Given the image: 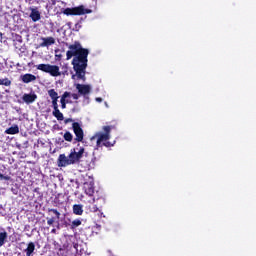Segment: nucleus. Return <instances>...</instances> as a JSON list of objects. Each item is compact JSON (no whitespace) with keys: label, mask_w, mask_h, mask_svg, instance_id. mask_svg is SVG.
Instances as JSON below:
<instances>
[{"label":"nucleus","mask_w":256,"mask_h":256,"mask_svg":"<svg viewBox=\"0 0 256 256\" xmlns=\"http://www.w3.org/2000/svg\"><path fill=\"white\" fill-rule=\"evenodd\" d=\"M68 48L70 50L66 52V60L69 61L74 57L72 65L76 74L72 75V79L77 77V79L85 81L87 63L89 62L87 59V57H89V50L87 48H83L79 41H75L73 44L69 45Z\"/></svg>","instance_id":"f257e3e1"},{"label":"nucleus","mask_w":256,"mask_h":256,"mask_svg":"<svg viewBox=\"0 0 256 256\" xmlns=\"http://www.w3.org/2000/svg\"><path fill=\"white\" fill-rule=\"evenodd\" d=\"M83 153H85V148L80 147L78 151L76 148L71 149L68 156L60 154L57 160L58 167H69V165L80 163L81 159H83Z\"/></svg>","instance_id":"f03ea898"},{"label":"nucleus","mask_w":256,"mask_h":256,"mask_svg":"<svg viewBox=\"0 0 256 256\" xmlns=\"http://www.w3.org/2000/svg\"><path fill=\"white\" fill-rule=\"evenodd\" d=\"M38 71H43V73H49L52 77H61V71H59V66L51 64H38L35 66Z\"/></svg>","instance_id":"7ed1b4c3"},{"label":"nucleus","mask_w":256,"mask_h":256,"mask_svg":"<svg viewBox=\"0 0 256 256\" xmlns=\"http://www.w3.org/2000/svg\"><path fill=\"white\" fill-rule=\"evenodd\" d=\"M64 15H89V13H93V10L85 8V6L80 5L73 8H66L62 11Z\"/></svg>","instance_id":"20e7f679"},{"label":"nucleus","mask_w":256,"mask_h":256,"mask_svg":"<svg viewBox=\"0 0 256 256\" xmlns=\"http://www.w3.org/2000/svg\"><path fill=\"white\" fill-rule=\"evenodd\" d=\"M104 133L97 134V142L96 147H103L102 143H105V141H109L111 139V126H104L103 127Z\"/></svg>","instance_id":"39448f33"},{"label":"nucleus","mask_w":256,"mask_h":256,"mask_svg":"<svg viewBox=\"0 0 256 256\" xmlns=\"http://www.w3.org/2000/svg\"><path fill=\"white\" fill-rule=\"evenodd\" d=\"M72 129L76 137L75 138L76 143L83 142V139L85 137V132H83V128H81V124H79V122H74L72 124Z\"/></svg>","instance_id":"423d86ee"},{"label":"nucleus","mask_w":256,"mask_h":256,"mask_svg":"<svg viewBox=\"0 0 256 256\" xmlns=\"http://www.w3.org/2000/svg\"><path fill=\"white\" fill-rule=\"evenodd\" d=\"M76 89L80 95H83L84 99H89V93H91L89 84H77Z\"/></svg>","instance_id":"0eeeda50"},{"label":"nucleus","mask_w":256,"mask_h":256,"mask_svg":"<svg viewBox=\"0 0 256 256\" xmlns=\"http://www.w3.org/2000/svg\"><path fill=\"white\" fill-rule=\"evenodd\" d=\"M49 213H53L55 216L52 218H47V225H53L55 221H59V219H61V212L57 209H49Z\"/></svg>","instance_id":"6e6552de"},{"label":"nucleus","mask_w":256,"mask_h":256,"mask_svg":"<svg viewBox=\"0 0 256 256\" xmlns=\"http://www.w3.org/2000/svg\"><path fill=\"white\" fill-rule=\"evenodd\" d=\"M22 101H24V103H26L27 105H31V103H35V101H37V94H24L22 96Z\"/></svg>","instance_id":"1a4fd4ad"},{"label":"nucleus","mask_w":256,"mask_h":256,"mask_svg":"<svg viewBox=\"0 0 256 256\" xmlns=\"http://www.w3.org/2000/svg\"><path fill=\"white\" fill-rule=\"evenodd\" d=\"M22 83H33V81H37V76L27 73L20 76Z\"/></svg>","instance_id":"9d476101"},{"label":"nucleus","mask_w":256,"mask_h":256,"mask_svg":"<svg viewBox=\"0 0 256 256\" xmlns=\"http://www.w3.org/2000/svg\"><path fill=\"white\" fill-rule=\"evenodd\" d=\"M84 191H85L86 195H89V197H93V195L95 193V186L91 182L84 183Z\"/></svg>","instance_id":"9b49d317"},{"label":"nucleus","mask_w":256,"mask_h":256,"mask_svg":"<svg viewBox=\"0 0 256 256\" xmlns=\"http://www.w3.org/2000/svg\"><path fill=\"white\" fill-rule=\"evenodd\" d=\"M42 43H40V47H51V45H55V38L53 37H42Z\"/></svg>","instance_id":"f8f14e48"},{"label":"nucleus","mask_w":256,"mask_h":256,"mask_svg":"<svg viewBox=\"0 0 256 256\" xmlns=\"http://www.w3.org/2000/svg\"><path fill=\"white\" fill-rule=\"evenodd\" d=\"M68 97H71V92H64L61 96L60 103L62 109H67V103H69V100H67Z\"/></svg>","instance_id":"ddd939ff"},{"label":"nucleus","mask_w":256,"mask_h":256,"mask_svg":"<svg viewBox=\"0 0 256 256\" xmlns=\"http://www.w3.org/2000/svg\"><path fill=\"white\" fill-rule=\"evenodd\" d=\"M24 253H26V256H31L33 253H35V243L29 242L27 244V248L24 250Z\"/></svg>","instance_id":"4468645a"},{"label":"nucleus","mask_w":256,"mask_h":256,"mask_svg":"<svg viewBox=\"0 0 256 256\" xmlns=\"http://www.w3.org/2000/svg\"><path fill=\"white\" fill-rule=\"evenodd\" d=\"M30 18L32 19V21H34V23H37V21L41 19V13L39 12V10L33 9L30 13Z\"/></svg>","instance_id":"2eb2a0df"},{"label":"nucleus","mask_w":256,"mask_h":256,"mask_svg":"<svg viewBox=\"0 0 256 256\" xmlns=\"http://www.w3.org/2000/svg\"><path fill=\"white\" fill-rule=\"evenodd\" d=\"M19 133V126L14 125L12 127H9L8 129L5 130L6 135H17Z\"/></svg>","instance_id":"dca6fc26"},{"label":"nucleus","mask_w":256,"mask_h":256,"mask_svg":"<svg viewBox=\"0 0 256 256\" xmlns=\"http://www.w3.org/2000/svg\"><path fill=\"white\" fill-rule=\"evenodd\" d=\"M88 210L90 211V213H98L99 217H103V212H101L99 210V207H97V205L95 204H90L88 206Z\"/></svg>","instance_id":"f3484780"},{"label":"nucleus","mask_w":256,"mask_h":256,"mask_svg":"<svg viewBox=\"0 0 256 256\" xmlns=\"http://www.w3.org/2000/svg\"><path fill=\"white\" fill-rule=\"evenodd\" d=\"M73 213H74V215H83V205L74 204L73 205Z\"/></svg>","instance_id":"a211bd4d"},{"label":"nucleus","mask_w":256,"mask_h":256,"mask_svg":"<svg viewBox=\"0 0 256 256\" xmlns=\"http://www.w3.org/2000/svg\"><path fill=\"white\" fill-rule=\"evenodd\" d=\"M53 245L55 251H65V249L69 248V244H64L63 246H61V244H59V242L57 241H54Z\"/></svg>","instance_id":"6ab92c4d"},{"label":"nucleus","mask_w":256,"mask_h":256,"mask_svg":"<svg viewBox=\"0 0 256 256\" xmlns=\"http://www.w3.org/2000/svg\"><path fill=\"white\" fill-rule=\"evenodd\" d=\"M52 115L58 120V121H63L65 117L63 116V113L58 109L53 110Z\"/></svg>","instance_id":"aec40b11"},{"label":"nucleus","mask_w":256,"mask_h":256,"mask_svg":"<svg viewBox=\"0 0 256 256\" xmlns=\"http://www.w3.org/2000/svg\"><path fill=\"white\" fill-rule=\"evenodd\" d=\"M7 231L4 232H0V247H3V245H5V243H7Z\"/></svg>","instance_id":"412c9836"},{"label":"nucleus","mask_w":256,"mask_h":256,"mask_svg":"<svg viewBox=\"0 0 256 256\" xmlns=\"http://www.w3.org/2000/svg\"><path fill=\"white\" fill-rule=\"evenodd\" d=\"M48 95L52 99V101L59 99V94L57 93V91H55V89L48 90Z\"/></svg>","instance_id":"4be33fe9"},{"label":"nucleus","mask_w":256,"mask_h":256,"mask_svg":"<svg viewBox=\"0 0 256 256\" xmlns=\"http://www.w3.org/2000/svg\"><path fill=\"white\" fill-rule=\"evenodd\" d=\"M64 141H67L68 143H71L73 141V134L71 132L66 131L63 135Z\"/></svg>","instance_id":"5701e85b"},{"label":"nucleus","mask_w":256,"mask_h":256,"mask_svg":"<svg viewBox=\"0 0 256 256\" xmlns=\"http://www.w3.org/2000/svg\"><path fill=\"white\" fill-rule=\"evenodd\" d=\"M0 85H4V87H11V80H9V78H0Z\"/></svg>","instance_id":"b1692460"},{"label":"nucleus","mask_w":256,"mask_h":256,"mask_svg":"<svg viewBox=\"0 0 256 256\" xmlns=\"http://www.w3.org/2000/svg\"><path fill=\"white\" fill-rule=\"evenodd\" d=\"M79 226H81V220L75 219L72 221L71 229H77Z\"/></svg>","instance_id":"393cba45"},{"label":"nucleus","mask_w":256,"mask_h":256,"mask_svg":"<svg viewBox=\"0 0 256 256\" xmlns=\"http://www.w3.org/2000/svg\"><path fill=\"white\" fill-rule=\"evenodd\" d=\"M59 99L52 100V107L54 110L59 109V104L57 103Z\"/></svg>","instance_id":"a878e982"},{"label":"nucleus","mask_w":256,"mask_h":256,"mask_svg":"<svg viewBox=\"0 0 256 256\" xmlns=\"http://www.w3.org/2000/svg\"><path fill=\"white\" fill-rule=\"evenodd\" d=\"M0 180L10 181L11 180V176H5L3 174H0Z\"/></svg>","instance_id":"bb28decb"},{"label":"nucleus","mask_w":256,"mask_h":256,"mask_svg":"<svg viewBox=\"0 0 256 256\" xmlns=\"http://www.w3.org/2000/svg\"><path fill=\"white\" fill-rule=\"evenodd\" d=\"M102 145H103L104 147H113V144H111V142H109L108 140H106L105 142H103Z\"/></svg>","instance_id":"cd10ccee"},{"label":"nucleus","mask_w":256,"mask_h":256,"mask_svg":"<svg viewBox=\"0 0 256 256\" xmlns=\"http://www.w3.org/2000/svg\"><path fill=\"white\" fill-rule=\"evenodd\" d=\"M81 29V23L75 24V31H79Z\"/></svg>","instance_id":"c85d7f7f"},{"label":"nucleus","mask_w":256,"mask_h":256,"mask_svg":"<svg viewBox=\"0 0 256 256\" xmlns=\"http://www.w3.org/2000/svg\"><path fill=\"white\" fill-rule=\"evenodd\" d=\"M70 95H71V97H72L75 101H77V99H79V95H78V94L73 93V94H70Z\"/></svg>","instance_id":"c756f323"},{"label":"nucleus","mask_w":256,"mask_h":256,"mask_svg":"<svg viewBox=\"0 0 256 256\" xmlns=\"http://www.w3.org/2000/svg\"><path fill=\"white\" fill-rule=\"evenodd\" d=\"M64 123H73V118H67L65 119Z\"/></svg>","instance_id":"7c9ffc66"},{"label":"nucleus","mask_w":256,"mask_h":256,"mask_svg":"<svg viewBox=\"0 0 256 256\" xmlns=\"http://www.w3.org/2000/svg\"><path fill=\"white\" fill-rule=\"evenodd\" d=\"M96 101H97V103H103V98L97 97V98H96Z\"/></svg>","instance_id":"2f4dec72"},{"label":"nucleus","mask_w":256,"mask_h":256,"mask_svg":"<svg viewBox=\"0 0 256 256\" xmlns=\"http://www.w3.org/2000/svg\"><path fill=\"white\" fill-rule=\"evenodd\" d=\"M2 40H3V33L0 32V43H1Z\"/></svg>","instance_id":"473e14b6"},{"label":"nucleus","mask_w":256,"mask_h":256,"mask_svg":"<svg viewBox=\"0 0 256 256\" xmlns=\"http://www.w3.org/2000/svg\"><path fill=\"white\" fill-rule=\"evenodd\" d=\"M51 233H57V230L56 229H52Z\"/></svg>","instance_id":"72a5a7b5"},{"label":"nucleus","mask_w":256,"mask_h":256,"mask_svg":"<svg viewBox=\"0 0 256 256\" xmlns=\"http://www.w3.org/2000/svg\"><path fill=\"white\" fill-rule=\"evenodd\" d=\"M74 249H77V244H74Z\"/></svg>","instance_id":"f704fd0d"},{"label":"nucleus","mask_w":256,"mask_h":256,"mask_svg":"<svg viewBox=\"0 0 256 256\" xmlns=\"http://www.w3.org/2000/svg\"><path fill=\"white\" fill-rule=\"evenodd\" d=\"M93 203H95V198H93Z\"/></svg>","instance_id":"c9c22d12"},{"label":"nucleus","mask_w":256,"mask_h":256,"mask_svg":"<svg viewBox=\"0 0 256 256\" xmlns=\"http://www.w3.org/2000/svg\"><path fill=\"white\" fill-rule=\"evenodd\" d=\"M57 229H59V224H58V226H57Z\"/></svg>","instance_id":"e433bc0d"}]
</instances>
